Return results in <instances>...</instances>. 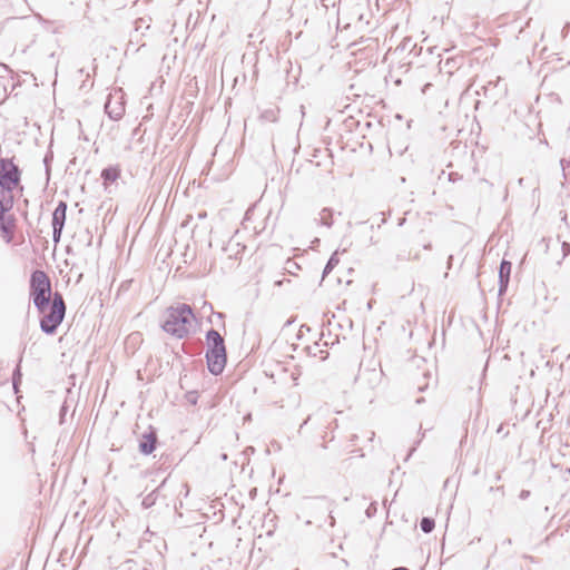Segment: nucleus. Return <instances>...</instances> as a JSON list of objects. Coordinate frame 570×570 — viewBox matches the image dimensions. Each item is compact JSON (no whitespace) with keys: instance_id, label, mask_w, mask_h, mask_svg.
<instances>
[{"instance_id":"nucleus-6","label":"nucleus","mask_w":570,"mask_h":570,"mask_svg":"<svg viewBox=\"0 0 570 570\" xmlns=\"http://www.w3.org/2000/svg\"><path fill=\"white\" fill-rule=\"evenodd\" d=\"M511 267H512V265L510 262H508V261L501 262L500 269H499V279H500L499 293H500V295H502L503 292L508 287V283H509V278H510V274H511Z\"/></svg>"},{"instance_id":"nucleus-15","label":"nucleus","mask_w":570,"mask_h":570,"mask_svg":"<svg viewBox=\"0 0 570 570\" xmlns=\"http://www.w3.org/2000/svg\"><path fill=\"white\" fill-rule=\"evenodd\" d=\"M62 228L53 227V240L57 243L60 239Z\"/></svg>"},{"instance_id":"nucleus-16","label":"nucleus","mask_w":570,"mask_h":570,"mask_svg":"<svg viewBox=\"0 0 570 570\" xmlns=\"http://www.w3.org/2000/svg\"><path fill=\"white\" fill-rule=\"evenodd\" d=\"M530 492L527 490H522L520 493V499L524 500L529 497Z\"/></svg>"},{"instance_id":"nucleus-11","label":"nucleus","mask_w":570,"mask_h":570,"mask_svg":"<svg viewBox=\"0 0 570 570\" xmlns=\"http://www.w3.org/2000/svg\"><path fill=\"white\" fill-rule=\"evenodd\" d=\"M320 222L322 225L331 227L333 224L332 212L327 208H324L320 213Z\"/></svg>"},{"instance_id":"nucleus-10","label":"nucleus","mask_w":570,"mask_h":570,"mask_svg":"<svg viewBox=\"0 0 570 570\" xmlns=\"http://www.w3.org/2000/svg\"><path fill=\"white\" fill-rule=\"evenodd\" d=\"M101 177L106 183L115 181L119 177V169L115 167L106 168L102 170Z\"/></svg>"},{"instance_id":"nucleus-1","label":"nucleus","mask_w":570,"mask_h":570,"mask_svg":"<svg viewBox=\"0 0 570 570\" xmlns=\"http://www.w3.org/2000/svg\"><path fill=\"white\" fill-rule=\"evenodd\" d=\"M194 320L190 306L186 304L170 306L164 313L163 330L177 338H183L190 333Z\"/></svg>"},{"instance_id":"nucleus-20","label":"nucleus","mask_w":570,"mask_h":570,"mask_svg":"<svg viewBox=\"0 0 570 570\" xmlns=\"http://www.w3.org/2000/svg\"><path fill=\"white\" fill-rule=\"evenodd\" d=\"M424 248H425V249H431V244H426V245L424 246Z\"/></svg>"},{"instance_id":"nucleus-5","label":"nucleus","mask_w":570,"mask_h":570,"mask_svg":"<svg viewBox=\"0 0 570 570\" xmlns=\"http://www.w3.org/2000/svg\"><path fill=\"white\" fill-rule=\"evenodd\" d=\"M2 210H0V232H1V235H2V238L7 242V243H10L11 239H12V220L6 216V212H8L11 206H4L2 203Z\"/></svg>"},{"instance_id":"nucleus-22","label":"nucleus","mask_w":570,"mask_h":570,"mask_svg":"<svg viewBox=\"0 0 570 570\" xmlns=\"http://www.w3.org/2000/svg\"><path fill=\"white\" fill-rule=\"evenodd\" d=\"M413 451H415V448H412L411 451H410V455L413 453Z\"/></svg>"},{"instance_id":"nucleus-14","label":"nucleus","mask_w":570,"mask_h":570,"mask_svg":"<svg viewBox=\"0 0 570 570\" xmlns=\"http://www.w3.org/2000/svg\"><path fill=\"white\" fill-rule=\"evenodd\" d=\"M561 250H562V256L561 258L557 262L558 265H560L562 263V261L570 254V244L567 243V242H562L561 244Z\"/></svg>"},{"instance_id":"nucleus-3","label":"nucleus","mask_w":570,"mask_h":570,"mask_svg":"<svg viewBox=\"0 0 570 570\" xmlns=\"http://www.w3.org/2000/svg\"><path fill=\"white\" fill-rule=\"evenodd\" d=\"M206 337L209 345V348L206 353L208 370L214 375H218L223 372L226 364V350L224 340L222 335L215 330H210Z\"/></svg>"},{"instance_id":"nucleus-18","label":"nucleus","mask_w":570,"mask_h":570,"mask_svg":"<svg viewBox=\"0 0 570 570\" xmlns=\"http://www.w3.org/2000/svg\"><path fill=\"white\" fill-rule=\"evenodd\" d=\"M452 259H453V256H450V257H449V262H448L449 266L451 265Z\"/></svg>"},{"instance_id":"nucleus-2","label":"nucleus","mask_w":570,"mask_h":570,"mask_svg":"<svg viewBox=\"0 0 570 570\" xmlns=\"http://www.w3.org/2000/svg\"><path fill=\"white\" fill-rule=\"evenodd\" d=\"M38 311L42 314V318L40 320L41 330L46 334H53L66 314V305L62 295L55 293L52 301H50L43 309Z\"/></svg>"},{"instance_id":"nucleus-21","label":"nucleus","mask_w":570,"mask_h":570,"mask_svg":"<svg viewBox=\"0 0 570 570\" xmlns=\"http://www.w3.org/2000/svg\"><path fill=\"white\" fill-rule=\"evenodd\" d=\"M373 436H374V432H371L370 440H373Z\"/></svg>"},{"instance_id":"nucleus-17","label":"nucleus","mask_w":570,"mask_h":570,"mask_svg":"<svg viewBox=\"0 0 570 570\" xmlns=\"http://www.w3.org/2000/svg\"><path fill=\"white\" fill-rule=\"evenodd\" d=\"M405 223V218H401L399 222V226H402Z\"/></svg>"},{"instance_id":"nucleus-13","label":"nucleus","mask_w":570,"mask_h":570,"mask_svg":"<svg viewBox=\"0 0 570 570\" xmlns=\"http://www.w3.org/2000/svg\"><path fill=\"white\" fill-rule=\"evenodd\" d=\"M434 520L430 518H423L420 523L421 530L425 533H430L434 529Z\"/></svg>"},{"instance_id":"nucleus-19","label":"nucleus","mask_w":570,"mask_h":570,"mask_svg":"<svg viewBox=\"0 0 570 570\" xmlns=\"http://www.w3.org/2000/svg\"><path fill=\"white\" fill-rule=\"evenodd\" d=\"M393 570H409V569L403 568V567H400V568H395V569H393Z\"/></svg>"},{"instance_id":"nucleus-7","label":"nucleus","mask_w":570,"mask_h":570,"mask_svg":"<svg viewBox=\"0 0 570 570\" xmlns=\"http://www.w3.org/2000/svg\"><path fill=\"white\" fill-rule=\"evenodd\" d=\"M105 110L111 119L117 120L124 115L125 108L119 101L112 102V97L110 96L105 104Z\"/></svg>"},{"instance_id":"nucleus-12","label":"nucleus","mask_w":570,"mask_h":570,"mask_svg":"<svg viewBox=\"0 0 570 570\" xmlns=\"http://www.w3.org/2000/svg\"><path fill=\"white\" fill-rule=\"evenodd\" d=\"M338 252H334L332 254V256L330 257L325 268H324V272H323V275H327L337 264H338Z\"/></svg>"},{"instance_id":"nucleus-4","label":"nucleus","mask_w":570,"mask_h":570,"mask_svg":"<svg viewBox=\"0 0 570 570\" xmlns=\"http://www.w3.org/2000/svg\"><path fill=\"white\" fill-rule=\"evenodd\" d=\"M31 295L38 309H43L50 302V281L42 271H36L31 275Z\"/></svg>"},{"instance_id":"nucleus-9","label":"nucleus","mask_w":570,"mask_h":570,"mask_svg":"<svg viewBox=\"0 0 570 570\" xmlns=\"http://www.w3.org/2000/svg\"><path fill=\"white\" fill-rule=\"evenodd\" d=\"M156 441L157 439L154 432L144 434L139 443L140 452L144 454H150L155 450Z\"/></svg>"},{"instance_id":"nucleus-8","label":"nucleus","mask_w":570,"mask_h":570,"mask_svg":"<svg viewBox=\"0 0 570 570\" xmlns=\"http://www.w3.org/2000/svg\"><path fill=\"white\" fill-rule=\"evenodd\" d=\"M67 205L60 202L52 214V227L63 228L66 220Z\"/></svg>"}]
</instances>
